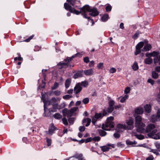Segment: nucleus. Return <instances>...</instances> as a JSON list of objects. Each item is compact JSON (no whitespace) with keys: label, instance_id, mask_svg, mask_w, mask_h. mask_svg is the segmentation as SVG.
<instances>
[{"label":"nucleus","instance_id":"obj_43","mask_svg":"<svg viewBox=\"0 0 160 160\" xmlns=\"http://www.w3.org/2000/svg\"><path fill=\"white\" fill-rule=\"evenodd\" d=\"M105 9L107 12H110L111 10L112 7L110 5L108 4L106 7Z\"/></svg>","mask_w":160,"mask_h":160},{"label":"nucleus","instance_id":"obj_11","mask_svg":"<svg viewBox=\"0 0 160 160\" xmlns=\"http://www.w3.org/2000/svg\"><path fill=\"white\" fill-rule=\"evenodd\" d=\"M148 41L147 40H144L145 45L143 48L142 49L143 52L148 51L151 49L152 47L150 44L148 43Z\"/></svg>","mask_w":160,"mask_h":160},{"label":"nucleus","instance_id":"obj_27","mask_svg":"<svg viewBox=\"0 0 160 160\" xmlns=\"http://www.w3.org/2000/svg\"><path fill=\"white\" fill-rule=\"evenodd\" d=\"M69 111V110H68L67 108H66L62 110V112L64 115H67L68 117H70L69 116L70 114Z\"/></svg>","mask_w":160,"mask_h":160},{"label":"nucleus","instance_id":"obj_62","mask_svg":"<svg viewBox=\"0 0 160 160\" xmlns=\"http://www.w3.org/2000/svg\"><path fill=\"white\" fill-rule=\"evenodd\" d=\"M154 158L152 155H151L148 157L146 160H153Z\"/></svg>","mask_w":160,"mask_h":160},{"label":"nucleus","instance_id":"obj_9","mask_svg":"<svg viewBox=\"0 0 160 160\" xmlns=\"http://www.w3.org/2000/svg\"><path fill=\"white\" fill-rule=\"evenodd\" d=\"M160 120V108L157 111L156 115H152L151 118V121L153 122Z\"/></svg>","mask_w":160,"mask_h":160},{"label":"nucleus","instance_id":"obj_51","mask_svg":"<svg viewBox=\"0 0 160 160\" xmlns=\"http://www.w3.org/2000/svg\"><path fill=\"white\" fill-rule=\"evenodd\" d=\"M54 94L57 96H59L61 94V92L60 91L56 90L53 92Z\"/></svg>","mask_w":160,"mask_h":160},{"label":"nucleus","instance_id":"obj_10","mask_svg":"<svg viewBox=\"0 0 160 160\" xmlns=\"http://www.w3.org/2000/svg\"><path fill=\"white\" fill-rule=\"evenodd\" d=\"M49 113H47V109L44 110L43 116L44 117H51L52 113L57 111V110L53 108H49L48 109Z\"/></svg>","mask_w":160,"mask_h":160},{"label":"nucleus","instance_id":"obj_13","mask_svg":"<svg viewBox=\"0 0 160 160\" xmlns=\"http://www.w3.org/2000/svg\"><path fill=\"white\" fill-rule=\"evenodd\" d=\"M57 129H58L57 128L54 126L53 123H51L49 128L48 132L49 134L51 135L52 134L54 133V132Z\"/></svg>","mask_w":160,"mask_h":160},{"label":"nucleus","instance_id":"obj_2","mask_svg":"<svg viewBox=\"0 0 160 160\" xmlns=\"http://www.w3.org/2000/svg\"><path fill=\"white\" fill-rule=\"evenodd\" d=\"M80 55V53H78L72 56L71 58L67 57L66 59H64L63 61L60 62L57 65L60 69L67 68L70 69L71 68L72 66L70 63V62L73 58L78 57Z\"/></svg>","mask_w":160,"mask_h":160},{"label":"nucleus","instance_id":"obj_20","mask_svg":"<svg viewBox=\"0 0 160 160\" xmlns=\"http://www.w3.org/2000/svg\"><path fill=\"white\" fill-rule=\"evenodd\" d=\"M78 108L77 107H73L69 110V116L70 117L73 115V114L78 109Z\"/></svg>","mask_w":160,"mask_h":160},{"label":"nucleus","instance_id":"obj_28","mask_svg":"<svg viewBox=\"0 0 160 160\" xmlns=\"http://www.w3.org/2000/svg\"><path fill=\"white\" fill-rule=\"evenodd\" d=\"M132 69L134 71H136L138 69V64L136 62H134L133 65L132 66Z\"/></svg>","mask_w":160,"mask_h":160},{"label":"nucleus","instance_id":"obj_34","mask_svg":"<svg viewBox=\"0 0 160 160\" xmlns=\"http://www.w3.org/2000/svg\"><path fill=\"white\" fill-rule=\"evenodd\" d=\"M158 74L155 71H153L152 72V78L154 79H157L158 78Z\"/></svg>","mask_w":160,"mask_h":160},{"label":"nucleus","instance_id":"obj_50","mask_svg":"<svg viewBox=\"0 0 160 160\" xmlns=\"http://www.w3.org/2000/svg\"><path fill=\"white\" fill-rule=\"evenodd\" d=\"M113 136L115 138H118L120 137V134L118 132H116L114 134Z\"/></svg>","mask_w":160,"mask_h":160},{"label":"nucleus","instance_id":"obj_14","mask_svg":"<svg viewBox=\"0 0 160 160\" xmlns=\"http://www.w3.org/2000/svg\"><path fill=\"white\" fill-rule=\"evenodd\" d=\"M126 123L127 125L129 126H127L128 130H131L133 128V121L132 119H129L127 121Z\"/></svg>","mask_w":160,"mask_h":160},{"label":"nucleus","instance_id":"obj_48","mask_svg":"<svg viewBox=\"0 0 160 160\" xmlns=\"http://www.w3.org/2000/svg\"><path fill=\"white\" fill-rule=\"evenodd\" d=\"M97 67L99 69H102L103 67V63L100 62L97 65Z\"/></svg>","mask_w":160,"mask_h":160},{"label":"nucleus","instance_id":"obj_32","mask_svg":"<svg viewBox=\"0 0 160 160\" xmlns=\"http://www.w3.org/2000/svg\"><path fill=\"white\" fill-rule=\"evenodd\" d=\"M108 14H104L101 18L103 22L107 21L108 19Z\"/></svg>","mask_w":160,"mask_h":160},{"label":"nucleus","instance_id":"obj_37","mask_svg":"<svg viewBox=\"0 0 160 160\" xmlns=\"http://www.w3.org/2000/svg\"><path fill=\"white\" fill-rule=\"evenodd\" d=\"M114 107H110L109 106L107 108V110H106L107 112L111 113L113 110Z\"/></svg>","mask_w":160,"mask_h":160},{"label":"nucleus","instance_id":"obj_56","mask_svg":"<svg viewBox=\"0 0 160 160\" xmlns=\"http://www.w3.org/2000/svg\"><path fill=\"white\" fill-rule=\"evenodd\" d=\"M22 58L21 56H19L18 57H15L14 58V60L15 61H16L18 60L19 61H22Z\"/></svg>","mask_w":160,"mask_h":160},{"label":"nucleus","instance_id":"obj_40","mask_svg":"<svg viewBox=\"0 0 160 160\" xmlns=\"http://www.w3.org/2000/svg\"><path fill=\"white\" fill-rule=\"evenodd\" d=\"M59 86V84L58 82H55L54 84V86L53 87H52V90H55Z\"/></svg>","mask_w":160,"mask_h":160},{"label":"nucleus","instance_id":"obj_18","mask_svg":"<svg viewBox=\"0 0 160 160\" xmlns=\"http://www.w3.org/2000/svg\"><path fill=\"white\" fill-rule=\"evenodd\" d=\"M143 110L142 108L138 107L135 109V112L137 114H141L143 113Z\"/></svg>","mask_w":160,"mask_h":160},{"label":"nucleus","instance_id":"obj_33","mask_svg":"<svg viewBox=\"0 0 160 160\" xmlns=\"http://www.w3.org/2000/svg\"><path fill=\"white\" fill-rule=\"evenodd\" d=\"M57 101V100L55 98H52L49 101L48 105L53 104L55 103Z\"/></svg>","mask_w":160,"mask_h":160},{"label":"nucleus","instance_id":"obj_30","mask_svg":"<svg viewBox=\"0 0 160 160\" xmlns=\"http://www.w3.org/2000/svg\"><path fill=\"white\" fill-rule=\"evenodd\" d=\"M67 1L70 5H71L73 7H75L76 2L77 1L76 0H67Z\"/></svg>","mask_w":160,"mask_h":160},{"label":"nucleus","instance_id":"obj_3","mask_svg":"<svg viewBox=\"0 0 160 160\" xmlns=\"http://www.w3.org/2000/svg\"><path fill=\"white\" fill-rule=\"evenodd\" d=\"M143 131H140L141 133H148V136L150 138H152L154 134L157 132V130L156 128L155 125L153 124H150L147 126L145 129L143 128Z\"/></svg>","mask_w":160,"mask_h":160},{"label":"nucleus","instance_id":"obj_41","mask_svg":"<svg viewBox=\"0 0 160 160\" xmlns=\"http://www.w3.org/2000/svg\"><path fill=\"white\" fill-rule=\"evenodd\" d=\"M80 85H81V86H82L85 87H86L88 85V83L87 81H82L81 82Z\"/></svg>","mask_w":160,"mask_h":160},{"label":"nucleus","instance_id":"obj_15","mask_svg":"<svg viewBox=\"0 0 160 160\" xmlns=\"http://www.w3.org/2000/svg\"><path fill=\"white\" fill-rule=\"evenodd\" d=\"M91 122V119L88 118L83 120L82 123L83 125H85V126L88 127L90 125Z\"/></svg>","mask_w":160,"mask_h":160},{"label":"nucleus","instance_id":"obj_38","mask_svg":"<svg viewBox=\"0 0 160 160\" xmlns=\"http://www.w3.org/2000/svg\"><path fill=\"white\" fill-rule=\"evenodd\" d=\"M128 97V95H126L124 97L121 98L120 100V102L122 103L124 102L126 100Z\"/></svg>","mask_w":160,"mask_h":160},{"label":"nucleus","instance_id":"obj_23","mask_svg":"<svg viewBox=\"0 0 160 160\" xmlns=\"http://www.w3.org/2000/svg\"><path fill=\"white\" fill-rule=\"evenodd\" d=\"M42 99L43 101V102L44 103V110L47 109V108L46 105L48 104V105L49 101H48L46 100L44 97H42Z\"/></svg>","mask_w":160,"mask_h":160},{"label":"nucleus","instance_id":"obj_64","mask_svg":"<svg viewBox=\"0 0 160 160\" xmlns=\"http://www.w3.org/2000/svg\"><path fill=\"white\" fill-rule=\"evenodd\" d=\"M155 72H160V66H157L155 68Z\"/></svg>","mask_w":160,"mask_h":160},{"label":"nucleus","instance_id":"obj_22","mask_svg":"<svg viewBox=\"0 0 160 160\" xmlns=\"http://www.w3.org/2000/svg\"><path fill=\"white\" fill-rule=\"evenodd\" d=\"M117 128L119 129H122L124 130L127 129V126L126 125L120 123L118 124Z\"/></svg>","mask_w":160,"mask_h":160},{"label":"nucleus","instance_id":"obj_46","mask_svg":"<svg viewBox=\"0 0 160 160\" xmlns=\"http://www.w3.org/2000/svg\"><path fill=\"white\" fill-rule=\"evenodd\" d=\"M62 121L63 124L65 125H68V122L67 119L66 118H63L62 119Z\"/></svg>","mask_w":160,"mask_h":160},{"label":"nucleus","instance_id":"obj_63","mask_svg":"<svg viewBox=\"0 0 160 160\" xmlns=\"http://www.w3.org/2000/svg\"><path fill=\"white\" fill-rule=\"evenodd\" d=\"M139 32H137L133 35V38L134 39H136L138 37L139 34Z\"/></svg>","mask_w":160,"mask_h":160},{"label":"nucleus","instance_id":"obj_42","mask_svg":"<svg viewBox=\"0 0 160 160\" xmlns=\"http://www.w3.org/2000/svg\"><path fill=\"white\" fill-rule=\"evenodd\" d=\"M46 139V142L47 143V145L48 146H49L51 145V142H52V140L51 139L49 138H47Z\"/></svg>","mask_w":160,"mask_h":160},{"label":"nucleus","instance_id":"obj_6","mask_svg":"<svg viewBox=\"0 0 160 160\" xmlns=\"http://www.w3.org/2000/svg\"><path fill=\"white\" fill-rule=\"evenodd\" d=\"M108 113L107 112L106 110H103L102 112H100L99 113H96L94 117L92 118V122L94 125H95L97 119L100 118H102L104 116H107Z\"/></svg>","mask_w":160,"mask_h":160},{"label":"nucleus","instance_id":"obj_29","mask_svg":"<svg viewBox=\"0 0 160 160\" xmlns=\"http://www.w3.org/2000/svg\"><path fill=\"white\" fill-rule=\"evenodd\" d=\"M144 45V42H139L136 46V49H141Z\"/></svg>","mask_w":160,"mask_h":160},{"label":"nucleus","instance_id":"obj_44","mask_svg":"<svg viewBox=\"0 0 160 160\" xmlns=\"http://www.w3.org/2000/svg\"><path fill=\"white\" fill-rule=\"evenodd\" d=\"M72 97V96L70 95H66L63 96V98L66 100H68Z\"/></svg>","mask_w":160,"mask_h":160},{"label":"nucleus","instance_id":"obj_54","mask_svg":"<svg viewBox=\"0 0 160 160\" xmlns=\"http://www.w3.org/2000/svg\"><path fill=\"white\" fill-rule=\"evenodd\" d=\"M116 69L114 68H112L110 70V72L111 73H113L116 72Z\"/></svg>","mask_w":160,"mask_h":160},{"label":"nucleus","instance_id":"obj_55","mask_svg":"<svg viewBox=\"0 0 160 160\" xmlns=\"http://www.w3.org/2000/svg\"><path fill=\"white\" fill-rule=\"evenodd\" d=\"M85 129V128L84 126H80L79 128V130L80 132L84 131Z\"/></svg>","mask_w":160,"mask_h":160},{"label":"nucleus","instance_id":"obj_47","mask_svg":"<svg viewBox=\"0 0 160 160\" xmlns=\"http://www.w3.org/2000/svg\"><path fill=\"white\" fill-rule=\"evenodd\" d=\"M100 138L99 136H96L92 138V140L94 141H99L100 140Z\"/></svg>","mask_w":160,"mask_h":160},{"label":"nucleus","instance_id":"obj_57","mask_svg":"<svg viewBox=\"0 0 160 160\" xmlns=\"http://www.w3.org/2000/svg\"><path fill=\"white\" fill-rule=\"evenodd\" d=\"M141 52V49H136V50L135 52V55H137L138 54H139Z\"/></svg>","mask_w":160,"mask_h":160},{"label":"nucleus","instance_id":"obj_36","mask_svg":"<svg viewBox=\"0 0 160 160\" xmlns=\"http://www.w3.org/2000/svg\"><path fill=\"white\" fill-rule=\"evenodd\" d=\"M53 117L56 119H60L62 117V116L59 113H56L53 115Z\"/></svg>","mask_w":160,"mask_h":160},{"label":"nucleus","instance_id":"obj_59","mask_svg":"<svg viewBox=\"0 0 160 160\" xmlns=\"http://www.w3.org/2000/svg\"><path fill=\"white\" fill-rule=\"evenodd\" d=\"M155 145L156 147L158 149H160V143L158 142H156Z\"/></svg>","mask_w":160,"mask_h":160},{"label":"nucleus","instance_id":"obj_60","mask_svg":"<svg viewBox=\"0 0 160 160\" xmlns=\"http://www.w3.org/2000/svg\"><path fill=\"white\" fill-rule=\"evenodd\" d=\"M114 117L112 116H110L108 117L107 119V121H112L114 119Z\"/></svg>","mask_w":160,"mask_h":160},{"label":"nucleus","instance_id":"obj_7","mask_svg":"<svg viewBox=\"0 0 160 160\" xmlns=\"http://www.w3.org/2000/svg\"><path fill=\"white\" fill-rule=\"evenodd\" d=\"M114 126V123L111 121H107L105 124H103L102 126V128L106 131L110 130Z\"/></svg>","mask_w":160,"mask_h":160},{"label":"nucleus","instance_id":"obj_61","mask_svg":"<svg viewBox=\"0 0 160 160\" xmlns=\"http://www.w3.org/2000/svg\"><path fill=\"white\" fill-rule=\"evenodd\" d=\"M83 60L84 62L86 63H88L89 61V58L88 57H86L84 58Z\"/></svg>","mask_w":160,"mask_h":160},{"label":"nucleus","instance_id":"obj_24","mask_svg":"<svg viewBox=\"0 0 160 160\" xmlns=\"http://www.w3.org/2000/svg\"><path fill=\"white\" fill-rule=\"evenodd\" d=\"M102 129H98V133L99 135L101 137H103L105 136L107 132Z\"/></svg>","mask_w":160,"mask_h":160},{"label":"nucleus","instance_id":"obj_8","mask_svg":"<svg viewBox=\"0 0 160 160\" xmlns=\"http://www.w3.org/2000/svg\"><path fill=\"white\" fill-rule=\"evenodd\" d=\"M64 6L65 9L68 11H69L71 12L75 13L77 15H78L80 13V12L72 7L67 3H65Z\"/></svg>","mask_w":160,"mask_h":160},{"label":"nucleus","instance_id":"obj_25","mask_svg":"<svg viewBox=\"0 0 160 160\" xmlns=\"http://www.w3.org/2000/svg\"><path fill=\"white\" fill-rule=\"evenodd\" d=\"M145 111L148 113L150 112L151 111V106L150 105L147 104L144 106Z\"/></svg>","mask_w":160,"mask_h":160},{"label":"nucleus","instance_id":"obj_1","mask_svg":"<svg viewBox=\"0 0 160 160\" xmlns=\"http://www.w3.org/2000/svg\"><path fill=\"white\" fill-rule=\"evenodd\" d=\"M82 11V12L83 14V17L89 19L90 17H87L86 14L87 12H90L89 15L95 17L98 15L99 13L97 9L96 8H91L88 5H86L82 8H80Z\"/></svg>","mask_w":160,"mask_h":160},{"label":"nucleus","instance_id":"obj_19","mask_svg":"<svg viewBox=\"0 0 160 160\" xmlns=\"http://www.w3.org/2000/svg\"><path fill=\"white\" fill-rule=\"evenodd\" d=\"M71 79L70 78H68L66 80L65 83V86L66 88L67 89L69 87L71 83Z\"/></svg>","mask_w":160,"mask_h":160},{"label":"nucleus","instance_id":"obj_4","mask_svg":"<svg viewBox=\"0 0 160 160\" xmlns=\"http://www.w3.org/2000/svg\"><path fill=\"white\" fill-rule=\"evenodd\" d=\"M135 127L136 128V131L139 132L140 131H143L142 128L145 127V124L142 122V118L139 115L135 116Z\"/></svg>","mask_w":160,"mask_h":160},{"label":"nucleus","instance_id":"obj_39","mask_svg":"<svg viewBox=\"0 0 160 160\" xmlns=\"http://www.w3.org/2000/svg\"><path fill=\"white\" fill-rule=\"evenodd\" d=\"M115 104V102L112 100H110L108 102L109 106L110 107H114L113 106Z\"/></svg>","mask_w":160,"mask_h":160},{"label":"nucleus","instance_id":"obj_16","mask_svg":"<svg viewBox=\"0 0 160 160\" xmlns=\"http://www.w3.org/2000/svg\"><path fill=\"white\" fill-rule=\"evenodd\" d=\"M82 73V71H78L74 75L73 78L76 79L78 78L82 77L83 76Z\"/></svg>","mask_w":160,"mask_h":160},{"label":"nucleus","instance_id":"obj_52","mask_svg":"<svg viewBox=\"0 0 160 160\" xmlns=\"http://www.w3.org/2000/svg\"><path fill=\"white\" fill-rule=\"evenodd\" d=\"M130 88L129 87H127L126 88L124 92L126 94H128L130 92Z\"/></svg>","mask_w":160,"mask_h":160},{"label":"nucleus","instance_id":"obj_5","mask_svg":"<svg viewBox=\"0 0 160 160\" xmlns=\"http://www.w3.org/2000/svg\"><path fill=\"white\" fill-rule=\"evenodd\" d=\"M145 56L147 57H154L153 59L154 63H158L160 65V54L159 52L154 51L150 53H147L145 54Z\"/></svg>","mask_w":160,"mask_h":160},{"label":"nucleus","instance_id":"obj_53","mask_svg":"<svg viewBox=\"0 0 160 160\" xmlns=\"http://www.w3.org/2000/svg\"><path fill=\"white\" fill-rule=\"evenodd\" d=\"M148 82L150 83L152 85H153L154 83V81L151 79H149L148 80Z\"/></svg>","mask_w":160,"mask_h":160},{"label":"nucleus","instance_id":"obj_17","mask_svg":"<svg viewBox=\"0 0 160 160\" xmlns=\"http://www.w3.org/2000/svg\"><path fill=\"white\" fill-rule=\"evenodd\" d=\"M84 72L86 76L91 75L93 73V70L92 69L85 70L84 71Z\"/></svg>","mask_w":160,"mask_h":160},{"label":"nucleus","instance_id":"obj_35","mask_svg":"<svg viewBox=\"0 0 160 160\" xmlns=\"http://www.w3.org/2000/svg\"><path fill=\"white\" fill-rule=\"evenodd\" d=\"M134 136L139 140H142L144 138V136L141 134H135Z\"/></svg>","mask_w":160,"mask_h":160},{"label":"nucleus","instance_id":"obj_45","mask_svg":"<svg viewBox=\"0 0 160 160\" xmlns=\"http://www.w3.org/2000/svg\"><path fill=\"white\" fill-rule=\"evenodd\" d=\"M89 99L88 98H86L83 99L82 102L84 104H87L88 103Z\"/></svg>","mask_w":160,"mask_h":160},{"label":"nucleus","instance_id":"obj_58","mask_svg":"<svg viewBox=\"0 0 160 160\" xmlns=\"http://www.w3.org/2000/svg\"><path fill=\"white\" fill-rule=\"evenodd\" d=\"M150 152H153L157 156H158L159 155V153L158 152L155 151L154 150L152 149L150 151Z\"/></svg>","mask_w":160,"mask_h":160},{"label":"nucleus","instance_id":"obj_26","mask_svg":"<svg viewBox=\"0 0 160 160\" xmlns=\"http://www.w3.org/2000/svg\"><path fill=\"white\" fill-rule=\"evenodd\" d=\"M108 146H101L100 147V148H101L103 152H105L106 151H109V149H110V148L108 147Z\"/></svg>","mask_w":160,"mask_h":160},{"label":"nucleus","instance_id":"obj_49","mask_svg":"<svg viewBox=\"0 0 160 160\" xmlns=\"http://www.w3.org/2000/svg\"><path fill=\"white\" fill-rule=\"evenodd\" d=\"M74 120V118H70L68 119V122L71 124H73Z\"/></svg>","mask_w":160,"mask_h":160},{"label":"nucleus","instance_id":"obj_12","mask_svg":"<svg viewBox=\"0 0 160 160\" xmlns=\"http://www.w3.org/2000/svg\"><path fill=\"white\" fill-rule=\"evenodd\" d=\"M82 90V88L81 86L80 83L77 84L74 88V92L76 94H78Z\"/></svg>","mask_w":160,"mask_h":160},{"label":"nucleus","instance_id":"obj_21","mask_svg":"<svg viewBox=\"0 0 160 160\" xmlns=\"http://www.w3.org/2000/svg\"><path fill=\"white\" fill-rule=\"evenodd\" d=\"M152 62L153 59L150 58H146L144 60V63L147 64H150Z\"/></svg>","mask_w":160,"mask_h":160},{"label":"nucleus","instance_id":"obj_31","mask_svg":"<svg viewBox=\"0 0 160 160\" xmlns=\"http://www.w3.org/2000/svg\"><path fill=\"white\" fill-rule=\"evenodd\" d=\"M152 138L155 139H159L160 138V132L158 133H155L152 137Z\"/></svg>","mask_w":160,"mask_h":160}]
</instances>
